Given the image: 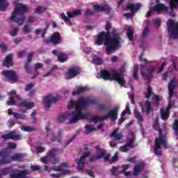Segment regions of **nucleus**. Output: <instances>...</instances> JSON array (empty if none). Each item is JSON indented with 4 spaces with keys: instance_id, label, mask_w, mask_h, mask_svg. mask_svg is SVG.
<instances>
[{
    "instance_id": "f257e3e1",
    "label": "nucleus",
    "mask_w": 178,
    "mask_h": 178,
    "mask_svg": "<svg viewBox=\"0 0 178 178\" xmlns=\"http://www.w3.org/2000/svg\"><path fill=\"white\" fill-rule=\"evenodd\" d=\"M120 34L116 29H113L111 35L109 32L102 31L97 36L95 44L96 45H103L106 47L107 55H112L116 52L120 47Z\"/></svg>"
},
{
    "instance_id": "f03ea898",
    "label": "nucleus",
    "mask_w": 178,
    "mask_h": 178,
    "mask_svg": "<svg viewBox=\"0 0 178 178\" xmlns=\"http://www.w3.org/2000/svg\"><path fill=\"white\" fill-rule=\"evenodd\" d=\"M98 104V99L95 98L91 99L90 98L84 99L83 97H80L77 102L72 99L70 101L69 104L67 105V109L74 108L77 112L74 113V118H77V116H79L80 119H87V114L83 113V108L88 105H97Z\"/></svg>"
},
{
    "instance_id": "7ed1b4c3",
    "label": "nucleus",
    "mask_w": 178,
    "mask_h": 178,
    "mask_svg": "<svg viewBox=\"0 0 178 178\" xmlns=\"http://www.w3.org/2000/svg\"><path fill=\"white\" fill-rule=\"evenodd\" d=\"M26 154L17 153L10 156V153L8 149H3L0 151V165H8L11 162H23Z\"/></svg>"
},
{
    "instance_id": "20e7f679",
    "label": "nucleus",
    "mask_w": 178,
    "mask_h": 178,
    "mask_svg": "<svg viewBox=\"0 0 178 178\" xmlns=\"http://www.w3.org/2000/svg\"><path fill=\"white\" fill-rule=\"evenodd\" d=\"M26 12H27V6L22 3H17L10 17L11 22H15V23H17L19 26H22L24 24V20H26V16H24Z\"/></svg>"
},
{
    "instance_id": "39448f33",
    "label": "nucleus",
    "mask_w": 178,
    "mask_h": 178,
    "mask_svg": "<svg viewBox=\"0 0 178 178\" xmlns=\"http://www.w3.org/2000/svg\"><path fill=\"white\" fill-rule=\"evenodd\" d=\"M139 60L145 63V65H140V74L146 81L149 83L154 77V67L151 66L149 64L152 61H148L147 60V58H143V55H140Z\"/></svg>"
},
{
    "instance_id": "423d86ee",
    "label": "nucleus",
    "mask_w": 178,
    "mask_h": 178,
    "mask_svg": "<svg viewBox=\"0 0 178 178\" xmlns=\"http://www.w3.org/2000/svg\"><path fill=\"white\" fill-rule=\"evenodd\" d=\"M101 77L103 80H114L115 81H118L120 86H124L126 84V81H124V78L122 76V74L119 73L118 71H111L109 72L106 70H103L100 72Z\"/></svg>"
},
{
    "instance_id": "0eeeda50",
    "label": "nucleus",
    "mask_w": 178,
    "mask_h": 178,
    "mask_svg": "<svg viewBox=\"0 0 178 178\" xmlns=\"http://www.w3.org/2000/svg\"><path fill=\"white\" fill-rule=\"evenodd\" d=\"M17 170H13L12 167H6L1 170L0 175L1 176H6L10 175V177L11 178H25L27 175V172L25 170L18 171L17 173Z\"/></svg>"
},
{
    "instance_id": "6e6552de",
    "label": "nucleus",
    "mask_w": 178,
    "mask_h": 178,
    "mask_svg": "<svg viewBox=\"0 0 178 178\" xmlns=\"http://www.w3.org/2000/svg\"><path fill=\"white\" fill-rule=\"evenodd\" d=\"M118 112H119V107H115L114 110L110 111L103 118L98 116L93 117L90 120V122L92 123H98V122H104V120H108V119H111V122H113V120H117L118 119Z\"/></svg>"
},
{
    "instance_id": "1a4fd4ad",
    "label": "nucleus",
    "mask_w": 178,
    "mask_h": 178,
    "mask_svg": "<svg viewBox=\"0 0 178 178\" xmlns=\"http://www.w3.org/2000/svg\"><path fill=\"white\" fill-rule=\"evenodd\" d=\"M76 112H78L77 111H72L70 113H64L63 114H60L57 119V122L58 123H62L63 122H65V120L70 119L69 123L70 124H74L79 122V120L80 118V115H77L76 118L74 117V114Z\"/></svg>"
},
{
    "instance_id": "9d476101",
    "label": "nucleus",
    "mask_w": 178,
    "mask_h": 178,
    "mask_svg": "<svg viewBox=\"0 0 178 178\" xmlns=\"http://www.w3.org/2000/svg\"><path fill=\"white\" fill-rule=\"evenodd\" d=\"M161 145H163L165 149H169V145L165 138H163L162 137L156 138L154 142V154L155 155H157V156H161V155H162V152L159 150L162 148Z\"/></svg>"
},
{
    "instance_id": "9b49d317",
    "label": "nucleus",
    "mask_w": 178,
    "mask_h": 178,
    "mask_svg": "<svg viewBox=\"0 0 178 178\" xmlns=\"http://www.w3.org/2000/svg\"><path fill=\"white\" fill-rule=\"evenodd\" d=\"M167 31L170 34L171 38H178V22L175 23V21L169 19L167 22Z\"/></svg>"
},
{
    "instance_id": "f8f14e48",
    "label": "nucleus",
    "mask_w": 178,
    "mask_h": 178,
    "mask_svg": "<svg viewBox=\"0 0 178 178\" xmlns=\"http://www.w3.org/2000/svg\"><path fill=\"white\" fill-rule=\"evenodd\" d=\"M45 130L47 131L46 140L47 141H57L58 143H62V138L60 136H55V134L52 131L51 127L49 125L46 126Z\"/></svg>"
},
{
    "instance_id": "ddd939ff",
    "label": "nucleus",
    "mask_w": 178,
    "mask_h": 178,
    "mask_svg": "<svg viewBox=\"0 0 178 178\" xmlns=\"http://www.w3.org/2000/svg\"><path fill=\"white\" fill-rule=\"evenodd\" d=\"M1 76L6 78V81H17V75L15 71L5 70L1 72Z\"/></svg>"
},
{
    "instance_id": "4468645a",
    "label": "nucleus",
    "mask_w": 178,
    "mask_h": 178,
    "mask_svg": "<svg viewBox=\"0 0 178 178\" xmlns=\"http://www.w3.org/2000/svg\"><path fill=\"white\" fill-rule=\"evenodd\" d=\"M1 138H3L6 141L8 140H13V141H20L22 140V136L16 134V131H13L7 134L1 136Z\"/></svg>"
},
{
    "instance_id": "2eb2a0df",
    "label": "nucleus",
    "mask_w": 178,
    "mask_h": 178,
    "mask_svg": "<svg viewBox=\"0 0 178 178\" xmlns=\"http://www.w3.org/2000/svg\"><path fill=\"white\" fill-rule=\"evenodd\" d=\"M91 155V152H83V156H81L80 159L76 162L78 165V170H84L86 168V158H88Z\"/></svg>"
},
{
    "instance_id": "dca6fc26",
    "label": "nucleus",
    "mask_w": 178,
    "mask_h": 178,
    "mask_svg": "<svg viewBox=\"0 0 178 178\" xmlns=\"http://www.w3.org/2000/svg\"><path fill=\"white\" fill-rule=\"evenodd\" d=\"M59 99V97L58 96L56 97H51V96H47L44 97V106L46 108V109H49L51 108V105H52L53 102H56Z\"/></svg>"
},
{
    "instance_id": "f3484780",
    "label": "nucleus",
    "mask_w": 178,
    "mask_h": 178,
    "mask_svg": "<svg viewBox=\"0 0 178 178\" xmlns=\"http://www.w3.org/2000/svg\"><path fill=\"white\" fill-rule=\"evenodd\" d=\"M34 51L31 53H28L27 62L24 64L25 72L28 73V74H31V60L33 59V56H34Z\"/></svg>"
},
{
    "instance_id": "a211bd4d",
    "label": "nucleus",
    "mask_w": 178,
    "mask_h": 178,
    "mask_svg": "<svg viewBox=\"0 0 178 178\" xmlns=\"http://www.w3.org/2000/svg\"><path fill=\"white\" fill-rule=\"evenodd\" d=\"M19 107L22 109V113H26L29 109H33L34 108V102L24 101L19 104Z\"/></svg>"
},
{
    "instance_id": "6ab92c4d",
    "label": "nucleus",
    "mask_w": 178,
    "mask_h": 178,
    "mask_svg": "<svg viewBox=\"0 0 178 178\" xmlns=\"http://www.w3.org/2000/svg\"><path fill=\"white\" fill-rule=\"evenodd\" d=\"M8 95L10 96V100L7 102L8 105H16V101H19V95L16 94V90L9 92Z\"/></svg>"
},
{
    "instance_id": "aec40b11",
    "label": "nucleus",
    "mask_w": 178,
    "mask_h": 178,
    "mask_svg": "<svg viewBox=\"0 0 178 178\" xmlns=\"http://www.w3.org/2000/svg\"><path fill=\"white\" fill-rule=\"evenodd\" d=\"M154 12H157L158 13H161V12H168L169 10V7H167L165 3H157L154 6L152 7Z\"/></svg>"
},
{
    "instance_id": "412c9836",
    "label": "nucleus",
    "mask_w": 178,
    "mask_h": 178,
    "mask_svg": "<svg viewBox=\"0 0 178 178\" xmlns=\"http://www.w3.org/2000/svg\"><path fill=\"white\" fill-rule=\"evenodd\" d=\"M67 16H68V17ZM67 16L64 13H61L60 15V17L63 19V20H64L65 23H66L67 26H72V22L70 21V19L75 17L74 13L73 12H68L67 13Z\"/></svg>"
},
{
    "instance_id": "4be33fe9",
    "label": "nucleus",
    "mask_w": 178,
    "mask_h": 178,
    "mask_svg": "<svg viewBox=\"0 0 178 178\" xmlns=\"http://www.w3.org/2000/svg\"><path fill=\"white\" fill-rule=\"evenodd\" d=\"M51 41L54 45H59V44L62 43V38H60L59 32H55L52 34Z\"/></svg>"
},
{
    "instance_id": "5701e85b",
    "label": "nucleus",
    "mask_w": 178,
    "mask_h": 178,
    "mask_svg": "<svg viewBox=\"0 0 178 178\" xmlns=\"http://www.w3.org/2000/svg\"><path fill=\"white\" fill-rule=\"evenodd\" d=\"M175 88H176V83L175 79H172L168 83V95L169 99H172L173 94H175Z\"/></svg>"
},
{
    "instance_id": "b1692460",
    "label": "nucleus",
    "mask_w": 178,
    "mask_h": 178,
    "mask_svg": "<svg viewBox=\"0 0 178 178\" xmlns=\"http://www.w3.org/2000/svg\"><path fill=\"white\" fill-rule=\"evenodd\" d=\"M94 10H96V12H107L109 13L111 10V8L109 6L105 5V6H101V5H95L93 6Z\"/></svg>"
},
{
    "instance_id": "393cba45",
    "label": "nucleus",
    "mask_w": 178,
    "mask_h": 178,
    "mask_svg": "<svg viewBox=\"0 0 178 178\" xmlns=\"http://www.w3.org/2000/svg\"><path fill=\"white\" fill-rule=\"evenodd\" d=\"M145 166L144 163H138L136 164L134 168V176H138V175H140V173L144 170Z\"/></svg>"
},
{
    "instance_id": "a878e982",
    "label": "nucleus",
    "mask_w": 178,
    "mask_h": 178,
    "mask_svg": "<svg viewBox=\"0 0 178 178\" xmlns=\"http://www.w3.org/2000/svg\"><path fill=\"white\" fill-rule=\"evenodd\" d=\"M78 73L79 72L76 70V69H70L68 72L65 73L66 80H70V79H74V77H76V76H77Z\"/></svg>"
},
{
    "instance_id": "bb28decb",
    "label": "nucleus",
    "mask_w": 178,
    "mask_h": 178,
    "mask_svg": "<svg viewBox=\"0 0 178 178\" xmlns=\"http://www.w3.org/2000/svg\"><path fill=\"white\" fill-rule=\"evenodd\" d=\"M134 116L136 119L138 120V124L140 127H143V122H144V118L143 117V115L140 112H138V109L135 108L134 111Z\"/></svg>"
},
{
    "instance_id": "cd10ccee",
    "label": "nucleus",
    "mask_w": 178,
    "mask_h": 178,
    "mask_svg": "<svg viewBox=\"0 0 178 178\" xmlns=\"http://www.w3.org/2000/svg\"><path fill=\"white\" fill-rule=\"evenodd\" d=\"M3 66L5 67H10L13 66V55L9 54L6 57L4 62L3 63Z\"/></svg>"
},
{
    "instance_id": "c85d7f7f",
    "label": "nucleus",
    "mask_w": 178,
    "mask_h": 178,
    "mask_svg": "<svg viewBox=\"0 0 178 178\" xmlns=\"http://www.w3.org/2000/svg\"><path fill=\"white\" fill-rule=\"evenodd\" d=\"M161 118L162 120H167L169 119V116H170V110L166 108L163 110V108L160 109Z\"/></svg>"
},
{
    "instance_id": "c756f323",
    "label": "nucleus",
    "mask_w": 178,
    "mask_h": 178,
    "mask_svg": "<svg viewBox=\"0 0 178 178\" xmlns=\"http://www.w3.org/2000/svg\"><path fill=\"white\" fill-rule=\"evenodd\" d=\"M95 149L98 159H102V158L106 155V150H105V149H102L99 146H97Z\"/></svg>"
},
{
    "instance_id": "7c9ffc66",
    "label": "nucleus",
    "mask_w": 178,
    "mask_h": 178,
    "mask_svg": "<svg viewBox=\"0 0 178 178\" xmlns=\"http://www.w3.org/2000/svg\"><path fill=\"white\" fill-rule=\"evenodd\" d=\"M57 154H63V150L62 149H56V148H52L49 151L48 153V157L49 158H54L55 155Z\"/></svg>"
},
{
    "instance_id": "2f4dec72",
    "label": "nucleus",
    "mask_w": 178,
    "mask_h": 178,
    "mask_svg": "<svg viewBox=\"0 0 178 178\" xmlns=\"http://www.w3.org/2000/svg\"><path fill=\"white\" fill-rule=\"evenodd\" d=\"M111 138H114L115 141H120L123 138V135L122 134H118V131L115 130L111 135Z\"/></svg>"
},
{
    "instance_id": "473e14b6",
    "label": "nucleus",
    "mask_w": 178,
    "mask_h": 178,
    "mask_svg": "<svg viewBox=\"0 0 178 178\" xmlns=\"http://www.w3.org/2000/svg\"><path fill=\"white\" fill-rule=\"evenodd\" d=\"M141 7V5L140 4H129L127 6V9L128 10H131V12H137L140 10V8Z\"/></svg>"
},
{
    "instance_id": "72a5a7b5",
    "label": "nucleus",
    "mask_w": 178,
    "mask_h": 178,
    "mask_svg": "<svg viewBox=\"0 0 178 178\" xmlns=\"http://www.w3.org/2000/svg\"><path fill=\"white\" fill-rule=\"evenodd\" d=\"M88 91V88L87 87H79L77 88L76 90L72 92V95H79V94H83V92H86Z\"/></svg>"
},
{
    "instance_id": "f704fd0d",
    "label": "nucleus",
    "mask_w": 178,
    "mask_h": 178,
    "mask_svg": "<svg viewBox=\"0 0 178 178\" xmlns=\"http://www.w3.org/2000/svg\"><path fill=\"white\" fill-rule=\"evenodd\" d=\"M153 129L159 131V137H162V129L159 128V121L156 119L153 124Z\"/></svg>"
},
{
    "instance_id": "c9c22d12",
    "label": "nucleus",
    "mask_w": 178,
    "mask_h": 178,
    "mask_svg": "<svg viewBox=\"0 0 178 178\" xmlns=\"http://www.w3.org/2000/svg\"><path fill=\"white\" fill-rule=\"evenodd\" d=\"M9 3L6 0H0V10L5 12L8 9Z\"/></svg>"
},
{
    "instance_id": "e433bc0d",
    "label": "nucleus",
    "mask_w": 178,
    "mask_h": 178,
    "mask_svg": "<svg viewBox=\"0 0 178 178\" xmlns=\"http://www.w3.org/2000/svg\"><path fill=\"white\" fill-rule=\"evenodd\" d=\"M58 60L60 63H64V62H66L67 60V57L66 56V54L63 52H60L58 55Z\"/></svg>"
},
{
    "instance_id": "4c0bfd02",
    "label": "nucleus",
    "mask_w": 178,
    "mask_h": 178,
    "mask_svg": "<svg viewBox=\"0 0 178 178\" xmlns=\"http://www.w3.org/2000/svg\"><path fill=\"white\" fill-rule=\"evenodd\" d=\"M85 134L86 135L90 134V133H92V131H95V128L92 125L87 124L85 126Z\"/></svg>"
},
{
    "instance_id": "58836bf2",
    "label": "nucleus",
    "mask_w": 178,
    "mask_h": 178,
    "mask_svg": "<svg viewBox=\"0 0 178 178\" xmlns=\"http://www.w3.org/2000/svg\"><path fill=\"white\" fill-rule=\"evenodd\" d=\"M103 62H104V60H102V58H101L97 56H95L92 60V63L95 65H97V66H99V65H102Z\"/></svg>"
},
{
    "instance_id": "ea45409f",
    "label": "nucleus",
    "mask_w": 178,
    "mask_h": 178,
    "mask_svg": "<svg viewBox=\"0 0 178 178\" xmlns=\"http://www.w3.org/2000/svg\"><path fill=\"white\" fill-rule=\"evenodd\" d=\"M127 35L129 40V41H134V33L133 32V30H131V29H128L127 30Z\"/></svg>"
},
{
    "instance_id": "a19ab883",
    "label": "nucleus",
    "mask_w": 178,
    "mask_h": 178,
    "mask_svg": "<svg viewBox=\"0 0 178 178\" xmlns=\"http://www.w3.org/2000/svg\"><path fill=\"white\" fill-rule=\"evenodd\" d=\"M145 98L147 99H149L151 98V95H152V87L149 86L147 89V92L145 93Z\"/></svg>"
},
{
    "instance_id": "79ce46f5",
    "label": "nucleus",
    "mask_w": 178,
    "mask_h": 178,
    "mask_svg": "<svg viewBox=\"0 0 178 178\" xmlns=\"http://www.w3.org/2000/svg\"><path fill=\"white\" fill-rule=\"evenodd\" d=\"M178 7V0H170V8L171 10L176 9Z\"/></svg>"
},
{
    "instance_id": "37998d69",
    "label": "nucleus",
    "mask_w": 178,
    "mask_h": 178,
    "mask_svg": "<svg viewBox=\"0 0 178 178\" xmlns=\"http://www.w3.org/2000/svg\"><path fill=\"white\" fill-rule=\"evenodd\" d=\"M138 65H136L134 67V74H133V77L134 80H137L138 79Z\"/></svg>"
},
{
    "instance_id": "c03bdc74",
    "label": "nucleus",
    "mask_w": 178,
    "mask_h": 178,
    "mask_svg": "<svg viewBox=\"0 0 178 178\" xmlns=\"http://www.w3.org/2000/svg\"><path fill=\"white\" fill-rule=\"evenodd\" d=\"M53 170L55 172H60L61 175H67V172L63 169L61 166L54 167Z\"/></svg>"
},
{
    "instance_id": "a18cd8bd",
    "label": "nucleus",
    "mask_w": 178,
    "mask_h": 178,
    "mask_svg": "<svg viewBox=\"0 0 178 178\" xmlns=\"http://www.w3.org/2000/svg\"><path fill=\"white\" fill-rule=\"evenodd\" d=\"M42 63H37L35 65V76L32 77V79H35L36 76H38V71L37 70L38 69H42Z\"/></svg>"
},
{
    "instance_id": "49530a36",
    "label": "nucleus",
    "mask_w": 178,
    "mask_h": 178,
    "mask_svg": "<svg viewBox=\"0 0 178 178\" xmlns=\"http://www.w3.org/2000/svg\"><path fill=\"white\" fill-rule=\"evenodd\" d=\"M125 145L129 148H134V147H136V145H134V138H129Z\"/></svg>"
},
{
    "instance_id": "de8ad7c7",
    "label": "nucleus",
    "mask_w": 178,
    "mask_h": 178,
    "mask_svg": "<svg viewBox=\"0 0 178 178\" xmlns=\"http://www.w3.org/2000/svg\"><path fill=\"white\" fill-rule=\"evenodd\" d=\"M58 65H54L51 67V69L45 74L43 75V77H48L50 74H52L54 72H55L56 70H58Z\"/></svg>"
},
{
    "instance_id": "09e8293b",
    "label": "nucleus",
    "mask_w": 178,
    "mask_h": 178,
    "mask_svg": "<svg viewBox=\"0 0 178 178\" xmlns=\"http://www.w3.org/2000/svg\"><path fill=\"white\" fill-rule=\"evenodd\" d=\"M152 105L151 104V102L147 100L146 101V113L147 115H149L151 113V108Z\"/></svg>"
},
{
    "instance_id": "8fccbe9b",
    "label": "nucleus",
    "mask_w": 178,
    "mask_h": 178,
    "mask_svg": "<svg viewBox=\"0 0 178 178\" xmlns=\"http://www.w3.org/2000/svg\"><path fill=\"white\" fill-rule=\"evenodd\" d=\"M14 118L15 119H21V120H26V115L18 113H15L14 114Z\"/></svg>"
},
{
    "instance_id": "3c124183",
    "label": "nucleus",
    "mask_w": 178,
    "mask_h": 178,
    "mask_svg": "<svg viewBox=\"0 0 178 178\" xmlns=\"http://www.w3.org/2000/svg\"><path fill=\"white\" fill-rule=\"evenodd\" d=\"M45 10H47V8L40 6L35 9V13L41 15V13H44Z\"/></svg>"
},
{
    "instance_id": "603ef678",
    "label": "nucleus",
    "mask_w": 178,
    "mask_h": 178,
    "mask_svg": "<svg viewBox=\"0 0 178 178\" xmlns=\"http://www.w3.org/2000/svg\"><path fill=\"white\" fill-rule=\"evenodd\" d=\"M13 31H10L9 34L11 37H16L17 35V33L19 32V27H14L13 28Z\"/></svg>"
},
{
    "instance_id": "864d4df0",
    "label": "nucleus",
    "mask_w": 178,
    "mask_h": 178,
    "mask_svg": "<svg viewBox=\"0 0 178 178\" xmlns=\"http://www.w3.org/2000/svg\"><path fill=\"white\" fill-rule=\"evenodd\" d=\"M98 109L99 111H108L109 109V105L105 104H100L98 106Z\"/></svg>"
},
{
    "instance_id": "5fc2aeb1",
    "label": "nucleus",
    "mask_w": 178,
    "mask_h": 178,
    "mask_svg": "<svg viewBox=\"0 0 178 178\" xmlns=\"http://www.w3.org/2000/svg\"><path fill=\"white\" fill-rule=\"evenodd\" d=\"M130 149V147L127 145H124L123 146L120 147V152H128V151Z\"/></svg>"
},
{
    "instance_id": "6e6d98bb",
    "label": "nucleus",
    "mask_w": 178,
    "mask_h": 178,
    "mask_svg": "<svg viewBox=\"0 0 178 178\" xmlns=\"http://www.w3.org/2000/svg\"><path fill=\"white\" fill-rule=\"evenodd\" d=\"M24 131H27L28 133H31V131H35L34 127H24L23 129Z\"/></svg>"
},
{
    "instance_id": "4d7b16f0",
    "label": "nucleus",
    "mask_w": 178,
    "mask_h": 178,
    "mask_svg": "<svg viewBox=\"0 0 178 178\" xmlns=\"http://www.w3.org/2000/svg\"><path fill=\"white\" fill-rule=\"evenodd\" d=\"M172 108H176L175 102V101L170 100L166 108L168 109V111H170V109H172Z\"/></svg>"
},
{
    "instance_id": "13d9d810",
    "label": "nucleus",
    "mask_w": 178,
    "mask_h": 178,
    "mask_svg": "<svg viewBox=\"0 0 178 178\" xmlns=\"http://www.w3.org/2000/svg\"><path fill=\"white\" fill-rule=\"evenodd\" d=\"M172 129L175 131V134H177L178 131V120H175L174 124L172 125Z\"/></svg>"
},
{
    "instance_id": "bf43d9fd",
    "label": "nucleus",
    "mask_w": 178,
    "mask_h": 178,
    "mask_svg": "<svg viewBox=\"0 0 178 178\" xmlns=\"http://www.w3.org/2000/svg\"><path fill=\"white\" fill-rule=\"evenodd\" d=\"M172 65L171 67H172V70H175L177 72V67L176 66V60L175 58L171 59Z\"/></svg>"
},
{
    "instance_id": "052dcab7",
    "label": "nucleus",
    "mask_w": 178,
    "mask_h": 178,
    "mask_svg": "<svg viewBox=\"0 0 178 178\" xmlns=\"http://www.w3.org/2000/svg\"><path fill=\"white\" fill-rule=\"evenodd\" d=\"M16 147H17L16 143H10L8 144V146L7 147V150L8 149H15Z\"/></svg>"
},
{
    "instance_id": "680f3d73",
    "label": "nucleus",
    "mask_w": 178,
    "mask_h": 178,
    "mask_svg": "<svg viewBox=\"0 0 178 178\" xmlns=\"http://www.w3.org/2000/svg\"><path fill=\"white\" fill-rule=\"evenodd\" d=\"M32 88H34V84L31 83H29L25 86V91H30V90H32Z\"/></svg>"
},
{
    "instance_id": "e2e57ef3",
    "label": "nucleus",
    "mask_w": 178,
    "mask_h": 178,
    "mask_svg": "<svg viewBox=\"0 0 178 178\" xmlns=\"http://www.w3.org/2000/svg\"><path fill=\"white\" fill-rule=\"evenodd\" d=\"M118 161V153H115L114 156L109 160V163H114Z\"/></svg>"
},
{
    "instance_id": "0e129e2a",
    "label": "nucleus",
    "mask_w": 178,
    "mask_h": 178,
    "mask_svg": "<svg viewBox=\"0 0 178 178\" xmlns=\"http://www.w3.org/2000/svg\"><path fill=\"white\" fill-rule=\"evenodd\" d=\"M40 161L42 163H45V165H47L48 162H49V156L42 157L40 159Z\"/></svg>"
},
{
    "instance_id": "69168bd1",
    "label": "nucleus",
    "mask_w": 178,
    "mask_h": 178,
    "mask_svg": "<svg viewBox=\"0 0 178 178\" xmlns=\"http://www.w3.org/2000/svg\"><path fill=\"white\" fill-rule=\"evenodd\" d=\"M31 170H32L33 172H36L38 170H41V167L38 166V165H31Z\"/></svg>"
},
{
    "instance_id": "338daca9",
    "label": "nucleus",
    "mask_w": 178,
    "mask_h": 178,
    "mask_svg": "<svg viewBox=\"0 0 178 178\" xmlns=\"http://www.w3.org/2000/svg\"><path fill=\"white\" fill-rule=\"evenodd\" d=\"M36 151H37L38 154H41V153L45 152V147L38 146L36 147Z\"/></svg>"
},
{
    "instance_id": "774afa93",
    "label": "nucleus",
    "mask_w": 178,
    "mask_h": 178,
    "mask_svg": "<svg viewBox=\"0 0 178 178\" xmlns=\"http://www.w3.org/2000/svg\"><path fill=\"white\" fill-rule=\"evenodd\" d=\"M148 33H149V31L148 30V27L145 26L143 31V36L147 37V35H148Z\"/></svg>"
}]
</instances>
